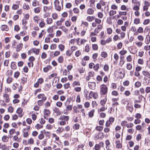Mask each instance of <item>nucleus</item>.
<instances>
[{
    "mask_svg": "<svg viewBox=\"0 0 150 150\" xmlns=\"http://www.w3.org/2000/svg\"><path fill=\"white\" fill-rule=\"evenodd\" d=\"M101 88L100 93L103 95H105L107 93L108 88L107 86L104 85H102Z\"/></svg>",
    "mask_w": 150,
    "mask_h": 150,
    "instance_id": "1",
    "label": "nucleus"
},
{
    "mask_svg": "<svg viewBox=\"0 0 150 150\" xmlns=\"http://www.w3.org/2000/svg\"><path fill=\"white\" fill-rule=\"evenodd\" d=\"M54 4L55 9L59 11H60L61 10V7L59 5V1L58 0H56L54 1Z\"/></svg>",
    "mask_w": 150,
    "mask_h": 150,
    "instance_id": "2",
    "label": "nucleus"
},
{
    "mask_svg": "<svg viewBox=\"0 0 150 150\" xmlns=\"http://www.w3.org/2000/svg\"><path fill=\"white\" fill-rule=\"evenodd\" d=\"M69 116L62 115L60 116L59 119L66 122V121H67L69 120Z\"/></svg>",
    "mask_w": 150,
    "mask_h": 150,
    "instance_id": "3",
    "label": "nucleus"
},
{
    "mask_svg": "<svg viewBox=\"0 0 150 150\" xmlns=\"http://www.w3.org/2000/svg\"><path fill=\"white\" fill-rule=\"evenodd\" d=\"M3 97L5 98V100L6 102L8 103L10 101V98L9 97V95L6 93H4Z\"/></svg>",
    "mask_w": 150,
    "mask_h": 150,
    "instance_id": "4",
    "label": "nucleus"
},
{
    "mask_svg": "<svg viewBox=\"0 0 150 150\" xmlns=\"http://www.w3.org/2000/svg\"><path fill=\"white\" fill-rule=\"evenodd\" d=\"M97 96L96 93H94L92 91H91L89 93V96L91 98L93 97L95 98H97Z\"/></svg>",
    "mask_w": 150,
    "mask_h": 150,
    "instance_id": "5",
    "label": "nucleus"
},
{
    "mask_svg": "<svg viewBox=\"0 0 150 150\" xmlns=\"http://www.w3.org/2000/svg\"><path fill=\"white\" fill-rule=\"evenodd\" d=\"M1 30L2 31H8V28L6 25H2L1 27Z\"/></svg>",
    "mask_w": 150,
    "mask_h": 150,
    "instance_id": "6",
    "label": "nucleus"
},
{
    "mask_svg": "<svg viewBox=\"0 0 150 150\" xmlns=\"http://www.w3.org/2000/svg\"><path fill=\"white\" fill-rule=\"evenodd\" d=\"M88 86L91 89L95 88L96 86V83L95 82H89Z\"/></svg>",
    "mask_w": 150,
    "mask_h": 150,
    "instance_id": "7",
    "label": "nucleus"
},
{
    "mask_svg": "<svg viewBox=\"0 0 150 150\" xmlns=\"http://www.w3.org/2000/svg\"><path fill=\"white\" fill-rule=\"evenodd\" d=\"M54 112L56 113L57 115H59L61 114V113L59 109L55 107L53 109Z\"/></svg>",
    "mask_w": 150,
    "mask_h": 150,
    "instance_id": "8",
    "label": "nucleus"
},
{
    "mask_svg": "<svg viewBox=\"0 0 150 150\" xmlns=\"http://www.w3.org/2000/svg\"><path fill=\"white\" fill-rule=\"evenodd\" d=\"M150 79L145 77L144 79L143 83L144 85H147L149 83Z\"/></svg>",
    "mask_w": 150,
    "mask_h": 150,
    "instance_id": "9",
    "label": "nucleus"
},
{
    "mask_svg": "<svg viewBox=\"0 0 150 150\" xmlns=\"http://www.w3.org/2000/svg\"><path fill=\"white\" fill-rule=\"evenodd\" d=\"M44 117L46 119V115H48L50 114V111L49 110H48L47 109H45L44 110Z\"/></svg>",
    "mask_w": 150,
    "mask_h": 150,
    "instance_id": "10",
    "label": "nucleus"
},
{
    "mask_svg": "<svg viewBox=\"0 0 150 150\" xmlns=\"http://www.w3.org/2000/svg\"><path fill=\"white\" fill-rule=\"evenodd\" d=\"M143 74L146 76L149 79L150 78V74L147 71H142Z\"/></svg>",
    "mask_w": 150,
    "mask_h": 150,
    "instance_id": "11",
    "label": "nucleus"
},
{
    "mask_svg": "<svg viewBox=\"0 0 150 150\" xmlns=\"http://www.w3.org/2000/svg\"><path fill=\"white\" fill-rule=\"evenodd\" d=\"M11 68L13 70L15 69H16L17 67L16 64V63L14 62H12L11 63Z\"/></svg>",
    "mask_w": 150,
    "mask_h": 150,
    "instance_id": "12",
    "label": "nucleus"
},
{
    "mask_svg": "<svg viewBox=\"0 0 150 150\" xmlns=\"http://www.w3.org/2000/svg\"><path fill=\"white\" fill-rule=\"evenodd\" d=\"M23 45L22 43H21L18 45H17L16 48V51L17 52L19 51L21 49Z\"/></svg>",
    "mask_w": 150,
    "mask_h": 150,
    "instance_id": "13",
    "label": "nucleus"
},
{
    "mask_svg": "<svg viewBox=\"0 0 150 150\" xmlns=\"http://www.w3.org/2000/svg\"><path fill=\"white\" fill-rule=\"evenodd\" d=\"M33 52L36 55H38L39 52L40 50L39 49H36L35 48H33L32 49Z\"/></svg>",
    "mask_w": 150,
    "mask_h": 150,
    "instance_id": "14",
    "label": "nucleus"
},
{
    "mask_svg": "<svg viewBox=\"0 0 150 150\" xmlns=\"http://www.w3.org/2000/svg\"><path fill=\"white\" fill-rule=\"evenodd\" d=\"M115 143L117 144L116 145V147L117 148H121L122 147V144L120 143V141H116Z\"/></svg>",
    "mask_w": 150,
    "mask_h": 150,
    "instance_id": "15",
    "label": "nucleus"
},
{
    "mask_svg": "<svg viewBox=\"0 0 150 150\" xmlns=\"http://www.w3.org/2000/svg\"><path fill=\"white\" fill-rule=\"evenodd\" d=\"M51 69L52 67L51 66H48L47 67L44 68L43 69V70L45 72H46Z\"/></svg>",
    "mask_w": 150,
    "mask_h": 150,
    "instance_id": "16",
    "label": "nucleus"
},
{
    "mask_svg": "<svg viewBox=\"0 0 150 150\" xmlns=\"http://www.w3.org/2000/svg\"><path fill=\"white\" fill-rule=\"evenodd\" d=\"M150 41V37L149 35H148L146 36V40L145 41V43L147 44H148Z\"/></svg>",
    "mask_w": 150,
    "mask_h": 150,
    "instance_id": "17",
    "label": "nucleus"
},
{
    "mask_svg": "<svg viewBox=\"0 0 150 150\" xmlns=\"http://www.w3.org/2000/svg\"><path fill=\"white\" fill-rule=\"evenodd\" d=\"M40 10L41 8L40 7H38L34 8V11L36 13H38L40 12Z\"/></svg>",
    "mask_w": 150,
    "mask_h": 150,
    "instance_id": "18",
    "label": "nucleus"
},
{
    "mask_svg": "<svg viewBox=\"0 0 150 150\" xmlns=\"http://www.w3.org/2000/svg\"><path fill=\"white\" fill-rule=\"evenodd\" d=\"M95 17L94 16H88L87 17V20L89 22H91L94 19Z\"/></svg>",
    "mask_w": 150,
    "mask_h": 150,
    "instance_id": "19",
    "label": "nucleus"
},
{
    "mask_svg": "<svg viewBox=\"0 0 150 150\" xmlns=\"http://www.w3.org/2000/svg\"><path fill=\"white\" fill-rule=\"evenodd\" d=\"M141 84L142 83L141 82L138 81L135 83L134 86L136 87L139 88L141 86Z\"/></svg>",
    "mask_w": 150,
    "mask_h": 150,
    "instance_id": "20",
    "label": "nucleus"
},
{
    "mask_svg": "<svg viewBox=\"0 0 150 150\" xmlns=\"http://www.w3.org/2000/svg\"><path fill=\"white\" fill-rule=\"evenodd\" d=\"M94 112V109L91 110L88 113V116L90 117H91L93 116V113Z\"/></svg>",
    "mask_w": 150,
    "mask_h": 150,
    "instance_id": "21",
    "label": "nucleus"
},
{
    "mask_svg": "<svg viewBox=\"0 0 150 150\" xmlns=\"http://www.w3.org/2000/svg\"><path fill=\"white\" fill-rule=\"evenodd\" d=\"M94 69L96 71H97L99 68V66L98 64H96V65H94L93 67Z\"/></svg>",
    "mask_w": 150,
    "mask_h": 150,
    "instance_id": "22",
    "label": "nucleus"
},
{
    "mask_svg": "<svg viewBox=\"0 0 150 150\" xmlns=\"http://www.w3.org/2000/svg\"><path fill=\"white\" fill-rule=\"evenodd\" d=\"M101 56L102 57L105 58L107 57V54L105 52H101Z\"/></svg>",
    "mask_w": 150,
    "mask_h": 150,
    "instance_id": "23",
    "label": "nucleus"
},
{
    "mask_svg": "<svg viewBox=\"0 0 150 150\" xmlns=\"http://www.w3.org/2000/svg\"><path fill=\"white\" fill-rule=\"evenodd\" d=\"M8 139L6 136H4L2 137V140L4 142H6L8 141Z\"/></svg>",
    "mask_w": 150,
    "mask_h": 150,
    "instance_id": "24",
    "label": "nucleus"
},
{
    "mask_svg": "<svg viewBox=\"0 0 150 150\" xmlns=\"http://www.w3.org/2000/svg\"><path fill=\"white\" fill-rule=\"evenodd\" d=\"M58 47L59 50H60L62 51L64 49V46L63 45L61 44L59 45Z\"/></svg>",
    "mask_w": 150,
    "mask_h": 150,
    "instance_id": "25",
    "label": "nucleus"
},
{
    "mask_svg": "<svg viewBox=\"0 0 150 150\" xmlns=\"http://www.w3.org/2000/svg\"><path fill=\"white\" fill-rule=\"evenodd\" d=\"M64 129V128L62 127H59L57 131L58 132L60 133L62 132L63 131Z\"/></svg>",
    "mask_w": 150,
    "mask_h": 150,
    "instance_id": "26",
    "label": "nucleus"
},
{
    "mask_svg": "<svg viewBox=\"0 0 150 150\" xmlns=\"http://www.w3.org/2000/svg\"><path fill=\"white\" fill-rule=\"evenodd\" d=\"M66 110L67 111H71L72 110V105H67L66 107Z\"/></svg>",
    "mask_w": 150,
    "mask_h": 150,
    "instance_id": "27",
    "label": "nucleus"
},
{
    "mask_svg": "<svg viewBox=\"0 0 150 150\" xmlns=\"http://www.w3.org/2000/svg\"><path fill=\"white\" fill-rule=\"evenodd\" d=\"M107 108H105L104 106H103L100 108L98 109V112H101L104 111Z\"/></svg>",
    "mask_w": 150,
    "mask_h": 150,
    "instance_id": "28",
    "label": "nucleus"
},
{
    "mask_svg": "<svg viewBox=\"0 0 150 150\" xmlns=\"http://www.w3.org/2000/svg\"><path fill=\"white\" fill-rule=\"evenodd\" d=\"M45 25V23L43 21H42L41 22L39 23V26L41 28L43 27Z\"/></svg>",
    "mask_w": 150,
    "mask_h": 150,
    "instance_id": "29",
    "label": "nucleus"
},
{
    "mask_svg": "<svg viewBox=\"0 0 150 150\" xmlns=\"http://www.w3.org/2000/svg\"><path fill=\"white\" fill-rule=\"evenodd\" d=\"M73 126V128L76 130L78 129H79L80 125L78 124H75Z\"/></svg>",
    "mask_w": 150,
    "mask_h": 150,
    "instance_id": "30",
    "label": "nucleus"
},
{
    "mask_svg": "<svg viewBox=\"0 0 150 150\" xmlns=\"http://www.w3.org/2000/svg\"><path fill=\"white\" fill-rule=\"evenodd\" d=\"M78 71L80 73H83L85 71V68L83 67L80 68L78 69Z\"/></svg>",
    "mask_w": 150,
    "mask_h": 150,
    "instance_id": "31",
    "label": "nucleus"
},
{
    "mask_svg": "<svg viewBox=\"0 0 150 150\" xmlns=\"http://www.w3.org/2000/svg\"><path fill=\"white\" fill-rule=\"evenodd\" d=\"M92 49L93 50H96L98 49V46L97 44H95L92 45Z\"/></svg>",
    "mask_w": 150,
    "mask_h": 150,
    "instance_id": "32",
    "label": "nucleus"
},
{
    "mask_svg": "<svg viewBox=\"0 0 150 150\" xmlns=\"http://www.w3.org/2000/svg\"><path fill=\"white\" fill-rule=\"evenodd\" d=\"M33 19L35 22H36L37 23H38L39 20L38 16H35L33 17Z\"/></svg>",
    "mask_w": 150,
    "mask_h": 150,
    "instance_id": "33",
    "label": "nucleus"
},
{
    "mask_svg": "<svg viewBox=\"0 0 150 150\" xmlns=\"http://www.w3.org/2000/svg\"><path fill=\"white\" fill-rule=\"evenodd\" d=\"M20 29V28L18 25H16L14 28V30L16 32L18 31Z\"/></svg>",
    "mask_w": 150,
    "mask_h": 150,
    "instance_id": "34",
    "label": "nucleus"
},
{
    "mask_svg": "<svg viewBox=\"0 0 150 150\" xmlns=\"http://www.w3.org/2000/svg\"><path fill=\"white\" fill-rule=\"evenodd\" d=\"M58 60L59 63H62L63 61V57L62 56H61L58 58Z\"/></svg>",
    "mask_w": 150,
    "mask_h": 150,
    "instance_id": "35",
    "label": "nucleus"
},
{
    "mask_svg": "<svg viewBox=\"0 0 150 150\" xmlns=\"http://www.w3.org/2000/svg\"><path fill=\"white\" fill-rule=\"evenodd\" d=\"M94 12V11L91 8H89L87 10V13L89 14H92Z\"/></svg>",
    "mask_w": 150,
    "mask_h": 150,
    "instance_id": "36",
    "label": "nucleus"
},
{
    "mask_svg": "<svg viewBox=\"0 0 150 150\" xmlns=\"http://www.w3.org/2000/svg\"><path fill=\"white\" fill-rule=\"evenodd\" d=\"M52 18H48L47 21V24H50L52 23Z\"/></svg>",
    "mask_w": 150,
    "mask_h": 150,
    "instance_id": "37",
    "label": "nucleus"
},
{
    "mask_svg": "<svg viewBox=\"0 0 150 150\" xmlns=\"http://www.w3.org/2000/svg\"><path fill=\"white\" fill-rule=\"evenodd\" d=\"M23 111V110L21 108H18L16 111V112L18 114H21Z\"/></svg>",
    "mask_w": 150,
    "mask_h": 150,
    "instance_id": "38",
    "label": "nucleus"
},
{
    "mask_svg": "<svg viewBox=\"0 0 150 150\" xmlns=\"http://www.w3.org/2000/svg\"><path fill=\"white\" fill-rule=\"evenodd\" d=\"M142 135L140 134H138L136 137V140L137 141H139L140 139H141Z\"/></svg>",
    "mask_w": 150,
    "mask_h": 150,
    "instance_id": "39",
    "label": "nucleus"
},
{
    "mask_svg": "<svg viewBox=\"0 0 150 150\" xmlns=\"http://www.w3.org/2000/svg\"><path fill=\"white\" fill-rule=\"evenodd\" d=\"M9 77L10 76H9L6 80L7 82L8 83H11L12 81V78L10 77Z\"/></svg>",
    "mask_w": 150,
    "mask_h": 150,
    "instance_id": "40",
    "label": "nucleus"
},
{
    "mask_svg": "<svg viewBox=\"0 0 150 150\" xmlns=\"http://www.w3.org/2000/svg\"><path fill=\"white\" fill-rule=\"evenodd\" d=\"M89 50V46L88 45H87L85 47V51L86 52H88Z\"/></svg>",
    "mask_w": 150,
    "mask_h": 150,
    "instance_id": "41",
    "label": "nucleus"
},
{
    "mask_svg": "<svg viewBox=\"0 0 150 150\" xmlns=\"http://www.w3.org/2000/svg\"><path fill=\"white\" fill-rule=\"evenodd\" d=\"M127 69L128 70H130L132 68V65L129 63H128L127 64Z\"/></svg>",
    "mask_w": 150,
    "mask_h": 150,
    "instance_id": "42",
    "label": "nucleus"
},
{
    "mask_svg": "<svg viewBox=\"0 0 150 150\" xmlns=\"http://www.w3.org/2000/svg\"><path fill=\"white\" fill-rule=\"evenodd\" d=\"M20 75V73L18 71H17L14 74V77L16 78H17Z\"/></svg>",
    "mask_w": 150,
    "mask_h": 150,
    "instance_id": "43",
    "label": "nucleus"
},
{
    "mask_svg": "<svg viewBox=\"0 0 150 150\" xmlns=\"http://www.w3.org/2000/svg\"><path fill=\"white\" fill-rule=\"evenodd\" d=\"M64 86L65 89H67L70 87V83H65L64 84Z\"/></svg>",
    "mask_w": 150,
    "mask_h": 150,
    "instance_id": "44",
    "label": "nucleus"
},
{
    "mask_svg": "<svg viewBox=\"0 0 150 150\" xmlns=\"http://www.w3.org/2000/svg\"><path fill=\"white\" fill-rule=\"evenodd\" d=\"M106 103V101L104 100H101L100 101V104L102 106H104Z\"/></svg>",
    "mask_w": 150,
    "mask_h": 150,
    "instance_id": "45",
    "label": "nucleus"
},
{
    "mask_svg": "<svg viewBox=\"0 0 150 150\" xmlns=\"http://www.w3.org/2000/svg\"><path fill=\"white\" fill-rule=\"evenodd\" d=\"M15 130L14 129H11L9 131V132L11 135H12L14 133H15Z\"/></svg>",
    "mask_w": 150,
    "mask_h": 150,
    "instance_id": "46",
    "label": "nucleus"
},
{
    "mask_svg": "<svg viewBox=\"0 0 150 150\" xmlns=\"http://www.w3.org/2000/svg\"><path fill=\"white\" fill-rule=\"evenodd\" d=\"M134 23L136 24H137L140 23V20L139 18H135L134 20Z\"/></svg>",
    "mask_w": 150,
    "mask_h": 150,
    "instance_id": "47",
    "label": "nucleus"
},
{
    "mask_svg": "<svg viewBox=\"0 0 150 150\" xmlns=\"http://www.w3.org/2000/svg\"><path fill=\"white\" fill-rule=\"evenodd\" d=\"M9 63L8 60H5L4 62V66L8 67V64Z\"/></svg>",
    "mask_w": 150,
    "mask_h": 150,
    "instance_id": "48",
    "label": "nucleus"
},
{
    "mask_svg": "<svg viewBox=\"0 0 150 150\" xmlns=\"http://www.w3.org/2000/svg\"><path fill=\"white\" fill-rule=\"evenodd\" d=\"M38 3V1H37L36 0L34 1L32 3V5L33 6H36L37 5V3Z\"/></svg>",
    "mask_w": 150,
    "mask_h": 150,
    "instance_id": "49",
    "label": "nucleus"
},
{
    "mask_svg": "<svg viewBox=\"0 0 150 150\" xmlns=\"http://www.w3.org/2000/svg\"><path fill=\"white\" fill-rule=\"evenodd\" d=\"M135 117L137 119H140L141 118L142 115L140 113H138L135 115Z\"/></svg>",
    "mask_w": 150,
    "mask_h": 150,
    "instance_id": "50",
    "label": "nucleus"
},
{
    "mask_svg": "<svg viewBox=\"0 0 150 150\" xmlns=\"http://www.w3.org/2000/svg\"><path fill=\"white\" fill-rule=\"evenodd\" d=\"M127 122L126 121H123L121 123V125L123 127L127 126Z\"/></svg>",
    "mask_w": 150,
    "mask_h": 150,
    "instance_id": "51",
    "label": "nucleus"
},
{
    "mask_svg": "<svg viewBox=\"0 0 150 150\" xmlns=\"http://www.w3.org/2000/svg\"><path fill=\"white\" fill-rule=\"evenodd\" d=\"M116 11L113 10H111L109 12V15L111 16V15H114V14L116 13Z\"/></svg>",
    "mask_w": 150,
    "mask_h": 150,
    "instance_id": "52",
    "label": "nucleus"
},
{
    "mask_svg": "<svg viewBox=\"0 0 150 150\" xmlns=\"http://www.w3.org/2000/svg\"><path fill=\"white\" fill-rule=\"evenodd\" d=\"M28 23L27 20L23 19L22 20V25H23L25 26Z\"/></svg>",
    "mask_w": 150,
    "mask_h": 150,
    "instance_id": "53",
    "label": "nucleus"
},
{
    "mask_svg": "<svg viewBox=\"0 0 150 150\" xmlns=\"http://www.w3.org/2000/svg\"><path fill=\"white\" fill-rule=\"evenodd\" d=\"M96 129L99 131H101L103 129V127L102 126H97L96 127Z\"/></svg>",
    "mask_w": 150,
    "mask_h": 150,
    "instance_id": "54",
    "label": "nucleus"
},
{
    "mask_svg": "<svg viewBox=\"0 0 150 150\" xmlns=\"http://www.w3.org/2000/svg\"><path fill=\"white\" fill-rule=\"evenodd\" d=\"M13 71L12 70H11L10 71L8 70L7 71V75H8V76H11L12 74Z\"/></svg>",
    "mask_w": 150,
    "mask_h": 150,
    "instance_id": "55",
    "label": "nucleus"
},
{
    "mask_svg": "<svg viewBox=\"0 0 150 150\" xmlns=\"http://www.w3.org/2000/svg\"><path fill=\"white\" fill-rule=\"evenodd\" d=\"M138 63L139 64H142L144 63V61L142 59H139L138 60Z\"/></svg>",
    "mask_w": 150,
    "mask_h": 150,
    "instance_id": "56",
    "label": "nucleus"
},
{
    "mask_svg": "<svg viewBox=\"0 0 150 150\" xmlns=\"http://www.w3.org/2000/svg\"><path fill=\"white\" fill-rule=\"evenodd\" d=\"M8 112H10L11 113H12L13 111V108L11 106L9 107L8 109Z\"/></svg>",
    "mask_w": 150,
    "mask_h": 150,
    "instance_id": "57",
    "label": "nucleus"
},
{
    "mask_svg": "<svg viewBox=\"0 0 150 150\" xmlns=\"http://www.w3.org/2000/svg\"><path fill=\"white\" fill-rule=\"evenodd\" d=\"M18 8L19 6H18V5L15 4L13 5L12 7V8L13 10L17 9H18Z\"/></svg>",
    "mask_w": 150,
    "mask_h": 150,
    "instance_id": "58",
    "label": "nucleus"
},
{
    "mask_svg": "<svg viewBox=\"0 0 150 150\" xmlns=\"http://www.w3.org/2000/svg\"><path fill=\"white\" fill-rule=\"evenodd\" d=\"M73 84L74 87L75 86H80V83L79 82L76 81H74L73 82Z\"/></svg>",
    "mask_w": 150,
    "mask_h": 150,
    "instance_id": "59",
    "label": "nucleus"
},
{
    "mask_svg": "<svg viewBox=\"0 0 150 150\" xmlns=\"http://www.w3.org/2000/svg\"><path fill=\"white\" fill-rule=\"evenodd\" d=\"M43 104V101L42 100H40L38 101V104L39 106H42Z\"/></svg>",
    "mask_w": 150,
    "mask_h": 150,
    "instance_id": "60",
    "label": "nucleus"
},
{
    "mask_svg": "<svg viewBox=\"0 0 150 150\" xmlns=\"http://www.w3.org/2000/svg\"><path fill=\"white\" fill-rule=\"evenodd\" d=\"M23 8L24 9H28L29 8V7L28 5H26L25 4H24L23 6Z\"/></svg>",
    "mask_w": 150,
    "mask_h": 150,
    "instance_id": "61",
    "label": "nucleus"
},
{
    "mask_svg": "<svg viewBox=\"0 0 150 150\" xmlns=\"http://www.w3.org/2000/svg\"><path fill=\"white\" fill-rule=\"evenodd\" d=\"M71 6V4L69 3H67L66 5V7L67 8H70Z\"/></svg>",
    "mask_w": 150,
    "mask_h": 150,
    "instance_id": "62",
    "label": "nucleus"
},
{
    "mask_svg": "<svg viewBox=\"0 0 150 150\" xmlns=\"http://www.w3.org/2000/svg\"><path fill=\"white\" fill-rule=\"evenodd\" d=\"M100 146L98 144H96L95 146V150H98L100 148Z\"/></svg>",
    "mask_w": 150,
    "mask_h": 150,
    "instance_id": "63",
    "label": "nucleus"
},
{
    "mask_svg": "<svg viewBox=\"0 0 150 150\" xmlns=\"http://www.w3.org/2000/svg\"><path fill=\"white\" fill-rule=\"evenodd\" d=\"M145 92L146 93H150V87H146L145 89Z\"/></svg>",
    "mask_w": 150,
    "mask_h": 150,
    "instance_id": "64",
    "label": "nucleus"
}]
</instances>
